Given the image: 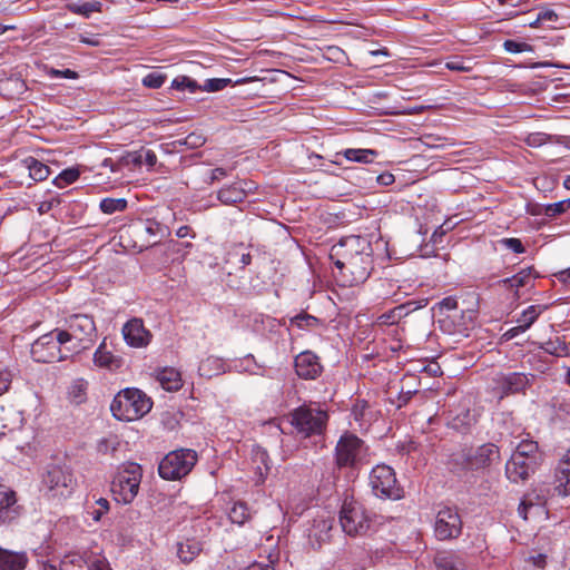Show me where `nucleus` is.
<instances>
[{
  "mask_svg": "<svg viewBox=\"0 0 570 570\" xmlns=\"http://www.w3.org/2000/svg\"><path fill=\"white\" fill-rule=\"evenodd\" d=\"M96 504H97V508L92 509L88 513L91 515L92 520L99 521L101 519V517L108 512L109 502H108V500L100 498L99 500H97Z\"/></svg>",
  "mask_w": 570,
  "mask_h": 570,
  "instance_id": "54",
  "label": "nucleus"
},
{
  "mask_svg": "<svg viewBox=\"0 0 570 570\" xmlns=\"http://www.w3.org/2000/svg\"><path fill=\"white\" fill-rule=\"evenodd\" d=\"M66 327L58 328L60 338L67 344V352L80 353L88 350L97 337L95 320L89 314H72L65 321Z\"/></svg>",
  "mask_w": 570,
  "mask_h": 570,
  "instance_id": "2",
  "label": "nucleus"
},
{
  "mask_svg": "<svg viewBox=\"0 0 570 570\" xmlns=\"http://www.w3.org/2000/svg\"><path fill=\"white\" fill-rule=\"evenodd\" d=\"M500 461V450L493 443H485L464 454L465 466L470 470H479Z\"/></svg>",
  "mask_w": 570,
  "mask_h": 570,
  "instance_id": "13",
  "label": "nucleus"
},
{
  "mask_svg": "<svg viewBox=\"0 0 570 570\" xmlns=\"http://www.w3.org/2000/svg\"><path fill=\"white\" fill-rule=\"evenodd\" d=\"M171 87L177 90L188 89L190 92H195L199 88L197 82L187 76L176 77L171 82Z\"/></svg>",
  "mask_w": 570,
  "mask_h": 570,
  "instance_id": "47",
  "label": "nucleus"
},
{
  "mask_svg": "<svg viewBox=\"0 0 570 570\" xmlns=\"http://www.w3.org/2000/svg\"><path fill=\"white\" fill-rule=\"evenodd\" d=\"M368 484L377 498L400 500L404 497V490L399 483L394 470L386 464H377L372 469Z\"/></svg>",
  "mask_w": 570,
  "mask_h": 570,
  "instance_id": "8",
  "label": "nucleus"
},
{
  "mask_svg": "<svg viewBox=\"0 0 570 570\" xmlns=\"http://www.w3.org/2000/svg\"><path fill=\"white\" fill-rule=\"evenodd\" d=\"M544 309L546 307L531 305L522 312L521 316L517 320V323L527 331L531 327V325L537 321V318Z\"/></svg>",
  "mask_w": 570,
  "mask_h": 570,
  "instance_id": "36",
  "label": "nucleus"
},
{
  "mask_svg": "<svg viewBox=\"0 0 570 570\" xmlns=\"http://www.w3.org/2000/svg\"><path fill=\"white\" fill-rule=\"evenodd\" d=\"M206 141V138L202 134L191 132L187 137H185L183 140L175 141L179 145H185L188 148L195 149L200 146H203Z\"/></svg>",
  "mask_w": 570,
  "mask_h": 570,
  "instance_id": "50",
  "label": "nucleus"
},
{
  "mask_svg": "<svg viewBox=\"0 0 570 570\" xmlns=\"http://www.w3.org/2000/svg\"><path fill=\"white\" fill-rule=\"evenodd\" d=\"M525 330L520 325L518 324L517 326L514 327H511L510 330H508L504 334H503V338L505 341H510L512 338H514L515 336H518L519 334L521 333H524Z\"/></svg>",
  "mask_w": 570,
  "mask_h": 570,
  "instance_id": "61",
  "label": "nucleus"
},
{
  "mask_svg": "<svg viewBox=\"0 0 570 570\" xmlns=\"http://www.w3.org/2000/svg\"><path fill=\"white\" fill-rule=\"evenodd\" d=\"M330 258L351 284L365 282L373 271V247L365 236L350 235L333 245Z\"/></svg>",
  "mask_w": 570,
  "mask_h": 570,
  "instance_id": "1",
  "label": "nucleus"
},
{
  "mask_svg": "<svg viewBox=\"0 0 570 570\" xmlns=\"http://www.w3.org/2000/svg\"><path fill=\"white\" fill-rule=\"evenodd\" d=\"M134 233L138 235H147L145 244L140 246L141 250L142 248H147L159 243L164 234V227L158 222L149 219L144 224L135 226Z\"/></svg>",
  "mask_w": 570,
  "mask_h": 570,
  "instance_id": "21",
  "label": "nucleus"
},
{
  "mask_svg": "<svg viewBox=\"0 0 570 570\" xmlns=\"http://www.w3.org/2000/svg\"><path fill=\"white\" fill-rule=\"evenodd\" d=\"M500 244L517 254L525 252V247L519 238H502Z\"/></svg>",
  "mask_w": 570,
  "mask_h": 570,
  "instance_id": "55",
  "label": "nucleus"
},
{
  "mask_svg": "<svg viewBox=\"0 0 570 570\" xmlns=\"http://www.w3.org/2000/svg\"><path fill=\"white\" fill-rule=\"evenodd\" d=\"M153 407V402L138 389H126L118 393L111 402L112 415L120 421H136L146 415Z\"/></svg>",
  "mask_w": 570,
  "mask_h": 570,
  "instance_id": "3",
  "label": "nucleus"
},
{
  "mask_svg": "<svg viewBox=\"0 0 570 570\" xmlns=\"http://www.w3.org/2000/svg\"><path fill=\"white\" fill-rule=\"evenodd\" d=\"M100 7H101V4L99 2H95V3L86 2V3H82V4L68 3L66 6V8L70 12L76 13V14H81V16H83L86 18H88L92 12H99L100 11Z\"/></svg>",
  "mask_w": 570,
  "mask_h": 570,
  "instance_id": "40",
  "label": "nucleus"
},
{
  "mask_svg": "<svg viewBox=\"0 0 570 570\" xmlns=\"http://www.w3.org/2000/svg\"><path fill=\"white\" fill-rule=\"evenodd\" d=\"M132 161L137 165L146 164L148 167H154L157 163V156L150 149H141L134 155Z\"/></svg>",
  "mask_w": 570,
  "mask_h": 570,
  "instance_id": "45",
  "label": "nucleus"
},
{
  "mask_svg": "<svg viewBox=\"0 0 570 570\" xmlns=\"http://www.w3.org/2000/svg\"><path fill=\"white\" fill-rule=\"evenodd\" d=\"M558 281H560L563 284L570 285V268H567L564 271H561L554 275Z\"/></svg>",
  "mask_w": 570,
  "mask_h": 570,
  "instance_id": "64",
  "label": "nucleus"
},
{
  "mask_svg": "<svg viewBox=\"0 0 570 570\" xmlns=\"http://www.w3.org/2000/svg\"><path fill=\"white\" fill-rule=\"evenodd\" d=\"M94 364L100 368L117 370L121 366L122 360L114 355L106 344V338L100 343L94 354Z\"/></svg>",
  "mask_w": 570,
  "mask_h": 570,
  "instance_id": "23",
  "label": "nucleus"
},
{
  "mask_svg": "<svg viewBox=\"0 0 570 570\" xmlns=\"http://www.w3.org/2000/svg\"><path fill=\"white\" fill-rule=\"evenodd\" d=\"M217 197L225 205H234L246 198V189L242 183H234L222 188Z\"/></svg>",
  "mask_w": 570,
  "mask_h": 570,
  "instance_id": "25",
  "label": "nucleus"
},
{
  "mask_svg": "<svg viewBox=\"0 0 570 570\" xmlns=\"http://www.w3.org/2000/svg\"><path fill=\"white\" fill-rule=\"evenodd\" d=\"M29 562L26 552H16L0 548V570H24Z\"/></svg>",
  "mask_w": 570,
  "mask_h": 570,
  "instance_id": "22",
  "label": "nucleus"
},
{
  "mask_svg": "<svg viewBox=\"0 0 570 570\" xmlns=\"http://www.w3.org/2000/svg\"><path fill=\"white\" fill-rule=\"evenodd\" d=\"M166 80V76L160 72H150L142 78V85L147 88L158 89Z\"/></svg>",
  "mask_w": 570,
  "mask_h": 570,
  "instance_id": "49",
  "label": "nucleus"
},
{
  "mask_svg": "<svg viewBox=\"0 0 570 570\" xmlns=\"http://www.w3.org/2000/svg\"><path fill=\"white\" fill-rule=\"evenodd\" d=\"M547 554L535 553L524 559L523 570H543L547 566Z\"/></svg>",
  "mask_w": 570,
  "mask_h": 570,
  "instance_id": "41",
  "label": "nucleus"
},
{
  "mask_svg": "<svg viewBox=\"0 0 570 570\" xmlns=\"http://www.w3.org/2000/svg\"><path fill=\"white\" fill-rule=\"evenodd\" d=\"M334 459L337 469L356 470L370 462L368 446L355 434L345 432L336 443Z\"/></svg>",
  "mask_w": 570,
  "mask_h": 570,
  "instance_id": "4",
  "label": "nucleus"
},
{
  "mask_svg": "<svg viewBox=\"0 0 570 570\" xmlns=\"http://www.w3.org/2000/svg\"><path fill=\"white\" fill-rule=\"evenodd\" d=\"M16 493L0 484V524L11 522L19 515Z\"/></svg>",
  "mask_w": 570,
  "mask_h": 570,
  "instance_id": "19",
  "label": "nucleus"
},
{
  "mask_svg": "<svg viewBox=\"0 0 570 570\" xmlns=\"http://www.w3.org/2000/svg\"><path fill=\"white\" fill-rule=\"evenodd\" d=\"M368 409V403L364 400H356L353 405L352 414L355 421L363 422L366 421V411Z\"/></svg>",
  "mask_w": 570,
  "mask_h": 570,
  "instance_id": "52",
  "label": "nucleus"
},
{
  "mask_svg": "<svg viewBox=\"0 0 570 570\" xmlns=\"http://www.w3.org/2000/svg\"><path fill=\"white\" fill-rule=\"evenodd\" d=\"M547 140H548V136L546 134L535 132V134L529 135L525 141L530 147H539V146H542L543 144H546Z\"/></svg>",
  "mask_w": 570,
  "mask_h": 570,
  "instance_id": "59",
  "label": "nucleus"
},
{
  "mask_svg": "<svg viewBox=\"0 0 570 570\" xmlns=\"http://www.w3.org/2000/svg\"><path fill=\"white\" fill-rule=\"evenodd\" d=\"M122 335L126 343L136 348L147 346L151 341V333L144 325L141 318L134 317L122 326Z\"/></svg>",
  "mask_w": 570,
  "mask_h": 570,
  "instance_id": "16",
  "label": "nucleus"
},
{
  "mask_svg": "<svg viewBox=\"0 0 570 570\" xmlns=\"http://www.w3.org/2000/svg\"><path fill=\"white\" fill-rule=\"evenodd\" d=\"M558 14L552 10H546L538 13V21H556Z\"/></svg>",
  "mask_w": 570,
  "mask_h": 570,
  "instance_id": "63",
  "label": "nucleus"
},
{
  "mask_svg": "<svg viewBox=\"0 0 570 570\" xmlns=\"http://www.w3.org/2000/svg\"><path fill=\"white\" fill-rule=\"evenodd\" d=\"M463 522L454 505L439 504L435 508L433 533L439 541H451L462 533Z\"/></svg>",
  "mask_w": 570,
  "mask_h": 570,
  "instance_id": "10",
  "label": "nucleus"
},
{
  "mask_svg": "<svg viewBox=\"0 0 570 570\" xmlns=\"http://www.w3.org/2000/svg\"><path fill=\"white\" fill-rule=\"evenodd\" d=\"M534 277L535 276H534L533 267H528V268L520 271L512 277H508V278L500 281V283H502L507 287L519 289V288L528 285L530 279L534 278Z\"/></svg>",
  "mask_w": 570,
  "mask_h": 570,
  "instance_id": "32",
  "label": "nucleus"
},
{
  "mask_svg": "<svg viewBox=\"0 0 570 570\" xmlns=\"http://www.w3.org/2000/svg\"><path fill=\"white\" fill-rule=\"evenodd\" d=\"M42 483L51 497H68L76 487L72 471L67 466L51 465L43 475Z\"/></svg>",
  "mask_w": 570,
  "mask_h": 570,
  "instance_id": "12",
  "label": "nucleus"
},
{
  "mask_svg": "<svg viewBox=\"0 0 570 570\" xmlns=\"http://www.w3.org/2000/svg\"><path fill=\"white\" fill-rule=\"evenodd\" d=\"M80 176V171L77 168H67L62 170L53 180L58 188H65L66 186L73 184Z\"/></svg>",
  "mask_w": 570,
  "mask_h": 570,
  "instance_id": "39",
  "label": "nucleus"
},
{
  "mask_svg": "<svg viewBox=\"0 0 570 570\" xmlns=\"http://www.w3.org/2000/svg\"><path fill=\"white\" fill-rule=\"evenodd\" d=\"M227 262H236L237 264H239L240 268H245L247 265L250 264L252 256L249 252H245L244 246L240 244L233 247V249L228 253Z\"/></svg>",
  "mask_w": 570,
  "mask_h": 570,
  "instance_id": "37",
  "label": "nucleus"
},
{
  "mask_svg": "<svg viewBox=\"0 0 570 570\" xmlns=\"http://www.w3.org/2000/svg\"><path fill=\"white\" fill-rule=\"evenodd\" d=\"M410 303L399 305L386 313H383L379 316L377 323L380 325H392L396 324L401 318L406 316L412 309L410 308Z\"/></svg>",
  "mask_w": 570,
  "mask_h": 570,
  "instance_id": "31",
  "label": "nucleus"
},
{
  "mask_svg": "<svg viewBox=\"0 0 570 570\" xmlns=\"http://www.w3.org/2000/svg\"><path fill=\"white\" fill-rule=\"evenodd\" d=\"M441 328L449 334H459V335H465V332L468 331V326H465L462 323L454 324L451 316H446L443 320H440Z\"/></svg>",
  "mask_w": 570,
  "mask_h": 570,
  "instance_id": "44",
  "label": "nucleus"
},
{
  "mask_svg": "<svg viewBox=\"0 0 570 570\" xmlns=\"http://www.w3.org/2000/svg\"><path fill=\"white\" fill-rule=\"evenodd\" d=\"M119 442L117 436L109 435L107 438H102L97 442V451L100 454H109L117 451Z\"/></svg>",
  "mask_w": 570,
  "mask_h": 570,
  "instance_id": "43",
  "label": "nucleus"
},
{
  "mask_svg": "<svg viewBox=\"0 0 570 570\" xmlns=\"http://www.w3.org/2000/svg\"><path fill=\"white\" fill-rule=\"evenodd\" d=\"M294 366L296 374L304 380H315L323 371L318 356L309 351L299 353L295 357Z\"/></svg>",
  "mask_w": 570,
  "mask_h": 570,
  "instance_id": "17",
  "label": "nucleus"
},
{
  "mask_svg": "<svg viewBox=\"0 0 570 570\" xmlns=\"http://www.w3.org/2000/svg\"><path fill=\"white\" fill-rule=\"evenodd\" d=\"M570 208V198L558 203L549 204L544 207V215L548 217H556L563 214Z\"/></svg>",
  "mask_w": 570,
  "mask_h": 570,
  "instance_id": "48",
  "label": "nucleus"
},
{
  "mask_svg": "<svg viewBox=\"0 0 570 570\" xmlns=\"http://www.w3.org/2000/svg\"><path fill=\"white\" fill-rule=\"evenodd\" d=\"M503 48L511 53H519L524 51H531L532 48L527 42H518L515 40H505L503 43Z\"/></svg>",
  "mask_w": 570,
  "mask_h": 570,
  "instance_id": "53",
  "label": "nucleus"
},
{
  "mask_svg": "<svg viewBox=\"0 0 570 570\" xmlns=\"http://www.w3.org/2000/svg\"><path fill=\"white\" fill-rule=\"evenodd\" d=\"M475 414L470 409L462 407L452 416L451 426L459 432H465L475 424Z\"/></svg>",
  "mask_w": 570,
  "mask_h": 570,
  "instance_id": "27",
  "label": "nucleus"
},
{
  "mask_svg": "<svg viewBox=\"0 0 570 570\" xmlns=\"http://www.w3.org/2000/svg\"><path fill=\"white\" fill-rule=\"evenodd\" d=\"M343 155L350 161L367 164L372 161V157L377 155V151L374 149L348 148L344 150Z\"/></svg>",
  "mask_w": 570,
  "mask_h": 570,
  "instance_id": "34",
  "label": "nucleus"
},
{
  "mask_svg": "<svg viewBox=\"0 0 570 570\" xmlns=\"http://www.w3.org/2000/svg\"><path fill=\"white\" fill-rule=\"evenodd\" d=\"M293 325L302 330L313 328L318 324V320L309 314L302 313L291 320Z\"/></svg>",
  "mask_w": 570,
  "mask_h": 570,
  "instance_id": "46",
  "label": "nucleus"
},
{
  "mask_svg": "<svg viewBox=\"0 0 570 570\" xmlns=\"http://www.w3.org/2000/svg\"><path fill=\"white\" fill-rule=\"evenodd\" d=\"M537 466L538 460H529L520 454H512L505 464V474L510 481L518 483L528 480L534 473Z\"/></svg>",
  "mask_w": 570,
  "mask_h": 570,
  "instance_id": "14",
  "label": "nucleus"
},
{
  "mask_svg": "<svg viewBox=\"0 0 570 570\" xmlns=\"http://www.w3.org/2000/svg\"><path fill=\"white\" fill-rule=\"evenodd\" d=\"M541 348L546 353L557 357H567L570 355L569 344H567L566 341L559 336L550 338L549 341L544 342Z\"/></svg>",
  "mask_w": 570,
  "mask_h": 570,
  "instance_id": "29",
  "label": "nucleus"
},
{
  "mask_svg": "<svg viewBox=\"0 0 570 570\" xmlns=\"http://www.w3.org/2000/svg\"><path fill=\"white\" fill-rule=\"evenodd\" d=\"M438 308L441 313L444 311H455L458 308V301L452 296L445 297L438 303Z\"/></svg>",
  "mask_w": 570,
  "mask_h": 570,
  "instance_id": "58",
  "label": "nucleus"
},
{
  "mask_svg": "<svg viewBox=\"0 0 570 570\" xmlns=\"http://www.w3.org/2000/svg\"><path fill=\"white\" fill-rule=\"evenodd\" d=\"M50 75L56 78H67V79H77L78 73L71 69H51Z\"/></svg>",
  "mask_w": 570,
  "mask_h": 570,
  "instance_id": "60",
  "label": "nucleus"
},
{
  "mask_svg": "<svg viewBox=\"0 0 570 570\" xmlns=\"http://www.w3.org/2000/svg\"><path fill=\"white\" fill-rule=\"evenodd\" d=\"M127 200L125 198H104L99 204V208L104 214L111 215L118 212H124L127 208Z\"/></svg>",
  "mask_w": 570,
  "mask_h": 570,
  "instance_id": "35",
  "label": "nucleus"
},
{
  "mask_svg": "<svg viewBox=\"0 0 570 570\" xmlns=\"http://www.w3.org/2000/svg\"><path fill=\"white\" fill-rule=\"evenodd\" d=\"M327 421V412L316 404H304L289 414L291 424L304 438L321 435Z\"/></svg>",
  "mask_w": 570,
  "mask_h": 570,
  "instance_id": "5",
  "label": "nucleus"
},
{
  "mask_svg": "<svg viewBox=\"0 0 570 570\" xmlns=\"http://www.w3.org/2000/svg\"><path fill=\"white\" fill-rule=\"evenodd\" d=\"M11 381V373L0 366V395H2L9 390Z\"/></svg>",
  "mask_w": 570,
  "mask_h": 570,
  "instance_id": "57",
  "label": "nucleus"
},
{
  "mask_svg": "<svg viewBox=\"0 0 570 570\" xmlns=\"http://www.w3.org/2000/svg\"><path fill=\"white\" fill-rule=\"evenodd\" d=\"M554 491L560 497L570 494V450L566 452L556 469Z\"/></svg>",
  "mask_w": 570,
  "mask_h": 570,
  "instance_id": "18",
  "label": "nucleus"
},
{
  "mask_svg": "<svg viewBox=\"0 0 570 570\" xmlns=\"http://www.w3.org/2000/svg\"><path fill=\"white\" fill-rule=\"evenodd\" d=\"M224 371V362L222 358L215 356H208L203 360L198 366L200 376L213 377L220 374Z\"/></svg>",
  "mask_w": 570,
  "mask_h": 570,
  "instance_id": "30",
  "label": "nucleus"
},
{
  "mask_svg": "<svg viewBox=\"0 0 570 570\" xmlns=\"http://www.w3.org/2000/svg\"><path fill=\"white\" fill-rule=\"evenodd\" d=\"M376 181L382 186H390L395 181V178L391 173H383L376 177Z\"/></svg>",
  "mask_w": 570,
  "mask_h": 570,
  "instance_id": "62",
  "label": "nucleus"
},
{
  "mask_svg": "<svg viewBox=\"0 0 570 570\" xmlns=\"http://www.w3.org/2000/svg\"><path fill=\"white\" fill-rule=\"evenodd\" d=\"M32 358L38 363H55L67 360L72 353L67 352V344L60 338L58 328L41 335L31 344Z\"/></svg>",
  "mask_w": 570,
  "mask_h": 570,
  "instance_id": "7",
  "label": "nucleus"
},
{
  "mask_svg": "<svg viewBox=\"0 0 570 570\" xmlns=\"http://www.w3.org/2000/svg\"><path fill=\"white\" fill-rule=\"evenodd\" d=\"M499 387L504 395L514 394L525 389L528 377L522 373L501 374L497 379Z\"/></svg>",
  "mask_w": 570,
  "mask_h": 570,
  "instance_id": "20",
  "label": "nucleus"
},
{
  "mask_svg": "<svg viewBox=\"0 0 570 570\" xmlns=\"http://www.w3.org/2000/svg\"><path fill=\"white\" fill-rule=\"evenodd\" d=\"M203 551V544L196 539H186L177 543V557L183 563H190Z\"/></svg>",
  "mask_w": 570,
  "mask_h": 570,
  "instance_id": "24",
  "label": "nucleus"
},
{
  "mask_svg": "<svg viewBox=\"0 0 570 570\" xmlns=\"http://www.w3.org/2000/svg\"><path fill=\"white\" fill-rule=\"evenodd\" d=\"M87 383L83 380L72 382L69 387V397L77 404L81 403L86 396Z\"/></svg>",
  "mask_w": 570,
  "mask_h": 570,
  "instance_id": "42",
  "label": "nucleus"
},
{
  "mask_svg": "<svg viewBox=\"0 0 570 570\" xmlns=\"http://www.w3.org/2000/svg\"><path fill=\"white\" fill-rule=\"evenodd\" d=\"M197 462V453L190 449L169 452L159 463L158 473L165 480L186 476Z\"/></svg>",
  "mask_w": 570,
  "mask_h": 570,
  "instance_id": "9",
  "label": "nucleus"
},
{
  "mask_svg": "<svg viewBox=\"0 0 570 570\" xmlns=\"http://www.w3.org/2000/svg\"><path fill=\"white\" fill-rule=\"evenodd\" d=\"M23 164L26 168L29 170V176L35 181H42L46 180L50 175V168L46 164L41 163L40 160L28 157L23 160Z\"/></svg>",
  "mask_w": 570,
  "mask_h": 570,
  "instance_id": "28",
  "label": "nucleus"
},
{
  "mask_svg": "<svg viewBox=\"0 0 570 570\" xmlns=\"http://www.w3.org/2000/svg\"><path fill=\"white\" fill-rule=\"evenodd\" d=\"M445 67L449 70L460 71V72H470L472 70V66L471 65H466L463 59H455V60H452V61H448L445 63Z\"/></svg>",
  "mask_w": 570,
  "mask_h": 570,
  "instance_id": "56",
  "label": "nucleus"
},
{
  "mask_svg": "<svg viewBox=\"0 0 570 570\" xmlns=\"http://www.w3.org/2000/svg\"><path fill=\"white\" fill-rule=\"evenodd\" d=\"M141 476V466L137 463L128 462L119 468L111 482L115 500L124 504L131 503L138 494Z\"/></svg>",
  "mask_w": 570,
  "mask_h": 570,
  "instance_id": "6",
  "label": "nucleus"
},
{
  "mask_svg": "<svg viewBox=\"0 0 570 570\" xmlns=\"http://www.w3.org/2000/svg\"><path fill=\"white\" fill-rule=\"evenodd\" d=\"M229 82H230V79H223V78L208 79L205 81L202 89L204 91H208V92L219 91V90L224 89L225 87H227V85Z\"/></svg>",
  "mask_w": 570,
  "mask_h": 570,
  "instance_id": "51",
  "label": "nucleus"
},
{
  "mask_svg": "<svg viewBox=\"0 0 570 570\" xmlns=\"http://www.w3.org/2000/svg\"><path fill=\"white\" fill-rule=\"evenodd\" d=\"M98 561L108 563L104 557L94 556L89 552H70L63 556L60 561V570H97Z\"/></svg>",
  "mask_w": 570,
  "mask_h": 570,
  "instance_id": "15",
  "label": "nucleus"
},
{
  "mask_svg": "<svg viewBox=\"0 0 570 570\" xmlns=\"http://www.w3.org/2000/svg\"><path fill=\"white\" fill-rule=\"evenodd\" d=\"M229 519L238 525L245 524L250 519V512L245 502H235L229 511Z\"/></svg>",
  "mask_w": 570,
  "mask_h": 570,
  "instance_id": "33",
  "label": "nucleus"
},
{
  "mask_svg": "<svg viewBox=\"0 0 570 570\" xmlns=\"http://www.w3.org/2000/svg\"><path fill=\"white\" fill-rule=\"evenodd\" d=\"M513 454H520L529 460H538V444L532 440H522Z\"/></svg>",
  "mask_w": 570,
  "mask_h": 570,
  "instance_id": "38",
  "label": "nucleus"
},
{
  "mask_svg": "<svg viewBox=\"0 0 570 570\" xmlns=\"http://www.w3.org/2000/svg\"><path fill=\"white\" fill-rule=\"evenodd\" d=\"M157 381L161 387L168 392H176L183 385L180 373L173 367H166L159 371L157 374Z\"/></svg>",
  "mask_w": 570,
  "mask_h": 570,
  "instance_id": "26",
  "label": "nucleus"
},
{
  "mask_svg": "<svg viewBox=\"0 0 570 570\" xmlns=\"http://www.w3.org/2000/svg\"><path fill=\"white\" fill-rule=\"evenodd\" d=\"M340 522L343 531L348 535L366 533L371 525V519L365 508L356 501H345L340 513Z\"/></svg>",
  "mask_w": 570,
  "mask_h": 570,
  "instance_id": "11",
  "label": "nucleus"
}]
</instances>
